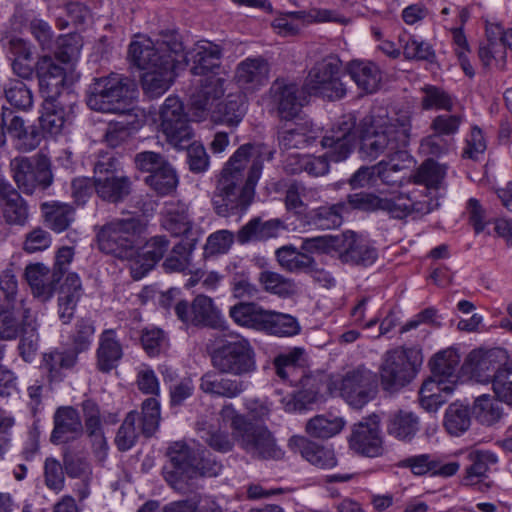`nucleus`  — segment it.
Listing matches in <instances>:
<instances>
[{
    "label": "nucleus",
    "instance_id": "nucleus-1",
    "mask_svg": "<svg viewBox=\"0 0 512 512\" xmlns=\"http://www.w3.org/2000/svg\"><path fill=\"white\" fill-rule=\"evenodd\" d=\"M411 125L408 117L392 121L386 115L365 118L356 128L352 114L343 115L333 123L322 140L331 161L345 160L352 151L357 138L360 139V154L365 159H375L386 148L405 147L410 138Z\"/></svg>",
    "mask_w": 512,
    "mask_h": 512
},
{
    "label": "nucleus",
    "instance_id": "nucleus-2",
    "mask_svg": "<svg viewBox=\"0 0 512 512\" xmlns=\"http://www.w3.org/2000/svg\"><path fill=\"white\" fill-rule=\"evenodd\" d=\"M272 158V151L263 144H244L222 168L212 203L221 216L245 210L255 196L262 176L263 163Z\"/></svg>",
    "mask_w": 512,
    "mask_h": 512
},
{
    "label": "nucleus",
    "instance_id": "nucleus-3",
    "mask_svg": "<svg viewBox=\"0 0 512 512\" xmlns=\"http://www.w3.org/2000/svg\"><path fill=\"white\" fill-rule=\"evenodd\" d=\"M128 55L131 63L142 70V88L150 97L163 95L174 82L177 70L187 63L183 44L174 36L156 46L148 37H137L131 42Z\"/></svg>",
    "mask_w": 512,
    "mask_h": 512
},
{
    "label": "nucleus",
    "instance_id": "nucleus-4",
    "mask_svg": "<svg viewBox=\"0 0 512 512\" xmlns=\"http://www.w3.org/2000/svg\"><path fill=\"white\" fill-rule=\"evenodd\" d=\"M144 230L139 221L130 218L113 220L97 232L99 248L105 253L129 259L131 274L136 280L142 279L151 271L168 248L164 237H154L140 251H135L134 248L143 238Z\"/></svg>",
    "mask_w": 512,
    "mask_h": 512
},
{
    "label": "nucleus",
    "instance_id": "nucleus-5",
    "mask_svg": "<svg viewBox=\"0 0 512 512\" xmlns=\"http://www.w3.org/2000/svg\"><path fill=\"white\" fill-rule=\"evenodd\" d=\"M83 42L79 35L60 36L54 56H42L36 63L40 88L49 96L68 91L80 79L78 63Z\"/></svg>",
    "mask_w": 512,
    "mask_h": 512
},
{
    "label": "nucleus",
    "instance_id": "nucleus-6",
    "mask_svg": "<svg viewBox=\"0 0 512 512\" xmlns=\"http://www.w3.org/2000/svg\"><path fill=\"white\" fill-rule=\"evenodd\" d=\"M220 416L224 422L230 423L233 437L229 438L221 431L202 436L213 449L226 452L232 448L234 442H237L246 452L255 456L277 458L281 455L271 434L266 429L256 428L247 422L232 404L225 405Z\"/></svg>",
    "mask_w": 512,
    "mask_h": 512
},
{
    "label": "nucleus",
    "instance_id": "nucleus-7",
    "mask_svg": "<svg viewBox=\"0 0 512 512\" xmlns=\"http://www.w3.org/2000/svg\"><path fill=\"white\" fill-rule=\"evenodd\" d=\"M303 250L310 253L333 254L348 264L371 265L377 259V251L371 240L353 231H346L337 236L307 238L303 241Z\"/></svg>",
    "mask_w": 512,
    "mask_h": 512
},
{
    "label": "nucleus",
    "instance_id": "nucleus-8",
    "mask_svg": "<svg viewBox=\"0 0 512 512\" xmlns=\"http://www.w3.org/2000/svg\"><path fill=\"white\" fill-rule=\"evenodd\" d=\"M169 457L171 469L166 468L164 475L175 490L185 491L198 476L213 477L221 471V465L214 460L191 457L189 448L181 442L171 445Z\"/></svg>",
    "mask_w": 512,
    "mask_h": 512
},
{
    "label": "nucleus",
    "instance_id": "nucleus-9",
    "mask_svg": "<svg viewBox=\"0 0 512 512\" xmlns=\"http://www.w3.org/2000/svg\"><path fill=\"white\" fill-rule=\"evenodd\" d=\"M400 181L394 184H388L391 189L382 194L375 196L371 194H355L350 199L352 207L361 210H377L387 211L395 218H403L415 209V201L411 196L412 191L408 189L412 185L411 179L404 180L402 172L398 174Z\"/></svg>",
    "mask_w": 512,
    "mask_h": 512
},
{
    "label": "nucleus",
    "instance_id": "nucleus-10",
    "mask_svg": "<svg viewBox=\"0 0 512 512\" xmlns=\"http://www.w3.org/2000/svg\"><path fill=\"white\" fill-rule=\"evenodd\" d=\"M194 66L192 72L199 76L201 84L198 94H202L205 100L213 93L215 100L224 92L223 84L226 80V72L220 67L221 51L218 45L203 41L196 45L194 50Z\"/></svg>",
    "mask_w": 512,
    "mask_h": 512
},
{
    "label": "nucleus",
    "instance_id": "nucleus-11",
    "mask_svg": "<svg viewBox=\"0 0 512 512\" xmlns=\"http://www.w3.org/2000/svg\"><path fill=\"white\" fill-rule=\"evenodd\" d=\"M376 375L365 367L345 371L331 380V394H339L353 408H362L375 395Z\"/></svg>",
    "mask_w": 512,
    "mask_h": 512
},
{
    "label": "nucleus",
    "instance_id": "nucleus-12",
    "mask_svg": "<svg viewBox=\"0 0 512 512\" xmlns=\"http://www.w3.org/2000/svg\"><path fill=\"white\" fill-rule=\"evenodd\" d=\"M212 364L220 372L245 376L256 370L255 352L242 336H233L223 342L212 355Z\"/></svg>",
    "mask_w": 512,
    "mask_h": 512
},
{
    "label": "nucleus",
    "instance_id": "nucleus-13",
    "mask_svg": "<svg viewBox=\"0 0 512 512\" xmlns=\"http://www.w3.org/2000/svg\"><path fill=\"white\" fill-rule=\"evenodd\" d=\"M132 91L117 74L96 79L90 86L88 106L105 113H124L131 105Z\"/></svg>",
    "mask_w": 512,
    "mask_h": 512
},
{
    "label": "nucleus",
    "instance_id": "nucleus-14",
    "mask_svg": "<svg viewBox=\"0 0 512 512\" xmlns=\"http://www.w3.org/2000/svg\"><path fill=\"white\" fill-rule=\"evenodd\" d=\"M154 122L166 140L175 148H185L190 143L192 131L184 106L179 98L167 97L161 105Z\"/></svg>",
    "mask_w": 512,
    "mask_h": 512
},
{
    "label": "nucleus",
    "instance_id": "nucleus-15",
    "mask_svg": "<svg viewBox=\"0 0 512 512\" xmlns=\"http://www.w3.org/2000/svg\"><path fill=\"white\" fill-rule=\"evenodd\" d=\"M223 93L215 100L213 93L208 96V100L202 94H197L192 102L195 110V118L198 121L211 118L214 122L224 123L230 126L238 125L245 114V102L242 96H229L224 101H220Z\"/></svg>",
    "mask_w": 512,
    "mask_h": 512
},
{
    "label": "nucleus",
    "instance_id": "nucleus-16",
    "mask_svg": "<svg viewBox=\"0 0 512 512\" xmlns=\"http://www.w3.org/2000/svg\"><path fill=\"white\" fill-rule=\"evenodd\" d=\"M305 90L310 95L328 99H340L346 94L341 80V70L336 59H325L315 65L305 81Z\"/></svg>",
    "mask_w": 512,
    "mask_h": 512
},
{
    "label": "nucleus",
    "instance_id": "nucleus-17",
    "mask_svg": "<svg viewBox=\"0 0 512 512\" xmlns=\"http://www.w3.org/2000/svg\"><path fill=\"white\" fill-rule=\"evenodd\" d=\"M412 158L404 150H397L388 161H381L373 167L360 168L351 179L354 188L375 186L377 178L385 184L400 181L398 174L412 166Z\"/></svg>",
    "mask_w": 512,
    "mask_h": 512
},
{
    "label": "nucleus",
    "instance_id": "nucleus-18",
    "mask_svg": "<svg viewBox=\"0 0 512 512\" xmlns=\"http://www.w3.org/2000/svg\"><path fill=\"white\" fill-rule=\"evenodd\" d=\"M38 324L35 317L26 311L22 323L14 317L10 310L0 312V338L10 340L16 338L20 332L21 355L26 361H31L38 347Z\"/></svg>",
    "mask_w": 512,
    "mask_h": 512
},
{
    "label": "nucleus",
    "instance_id": "nucleus-19",
    "mask_svg": "<svg viewBox=\"0 0 512 512\" xmlns=\"http://www.w3.org/2000/svg\"><path fill=\"white\" fill-rule=\"evenodd\" d=\"M379 373L383 389L395 391L404 387L415 376V367L411 361L410 351L397 348L388 352Z\"/></svg>",
    "mask_w": 512,
    "mask_h": 512
},
{
    "label": "nucleus",
    "instance_id": "nucleus-20",
    "mask_svg": "<svg viewBox=\"0 0 512 512\" xmlns=\"http://www.w3.org/2000/svg\"><path fill=\"white\" fill-rule=\"evenodd\" d=\"M507 360L509 357L502 349H477L469 353L461 371L463 375L478 383H492L496 370Z\"/></svg>",
    "mask_w": 512,
    "mask_h": 512
},
{
    "label": "nucleus",
    "instance_id": "nucleus-21",
    "mask_svg": "<svg viewBox=\"0 0 512 512\" xmlns=\"http://www.w3.org/2000/svg\"><path fill=\"white\" fill-rule=\"evenodd\" d=\"M175 311L179 319L187 325L222 327L225 319L213 300L205 295L197 296L193 303L179 302Z\"/></svg>",
    "mask_w": 512,
    "mask_h": 512
},
{
    "label": "nucleus",
    "instance_id": "nucleus-22",
    "mask_svg": "<svg viewBox=\"0 0 512 512\" xmlns=\"http://www.w3.org/2000/svg\"><path fill=\"white\" fill-rule=\"evenodd\" d=\"M349 446L356 453L368 457H377L383 453L380 419L377 415H372L354 425Z\"/></svg>",
    "mask_w": 512,
    "mask_h": 512
},
{
    "label": "nucleus",
    "instance_id": "nucleus-23",
    "mask_svg": "<svg viewBox=\"0 0 512 512\" xmlns=\"http://www.w3.org/2000/svg\"><path fill=\"white\" fill-rule=\"evenodd\" d=\"M94 190L103 200L117 202L129 194L130 182L111 165L98 163L94 169Z\"/></svg>",
    "mask_w": 512,
    "mask_h": 512
},
{
    "label": "nucleus",
    "instance_id": "nucleus-24",
    "mask_svg": "<svg viewBox=\"0 0 512 512\" xmlns=\"http://www.w3.org/2000/svg\"><path fill=\"white\" fill-rule=\"evenodd\" d=\"M23 277L34 298L42 302L53 298L59 279L47 265L41 262L30 263L26 265Z\"/></svg>",
    "mask_w": 512,
    "mask_h": 512
},
{
    "label": "nucleus",
    "instance_id": "nucleus-25",
    "mask_svg": "<svg viewBox=\"0 0 512 512\" xmlns=\"http://www.w3.org/2000/svg\"><path fill=\"white\" fill-rule=\"evenodd\" d=\"M469 460L472 464L466 468L461 483L480 491L486 490L489 487L488 472L497 463V457L489 451L476 450L469 454Z\"/></svg>",
    "mask_w": 512,
    "mask_h": 512
},
{
    "label": "nucleus",
    "instance_id": "nucleus-26",
    "mask_svg": "<svg viewBox=\"0 0 512 512\" xmlns=\"http://www.w3.org/2000/svg\"><path fill=\"white\" fill-rule=\"evenodd\" d=\"M456 388L451 380H443L431 374L421 385L419 403L428 412H436L448 400Z\"/></svg>",
    "mask_w": 512,
    "mask_h": 512
},
{
    "label": "nucleus",
    "instance_id": "nucleus-27",
    "mask_svg": "<svg viewBox=\"0 0 512 512\" xmlns=\"http://www.w3.org/2000/svg\"><path fill=\"white\" fill-rule=\"evenodd\" d=\"M403 465L411 469L412 473L418 476L429 474L431 476L451 477L460 469L457 461H444L427 454L407 458Z\"/></svg>",
    "mask_w": 512,
    "mask_h": 512
},
{
    "label": "nucleus",
    "instance_id": "nucleus-28",
    "mask_svg": "<svg viewBox=\"0 0 512 512\" xmlns=\"http://www.w3.org/2000/svg\"><path fill=\"white\" fill-rule=\"evenodd\" d=\"M269 65L260 58H246L235 70L234 79L237 84L247 90H255L269 80Z\"/></svg>",
    "mask_w": 512,
    "mask_h": 512
},
{
    "label": "nucleus",
    "instance_id": "nucleus-29",
    "mask_svg": "<svg viewBox=\"0 0 512 512\" xmlns=\"http://www.w3.org/2000/svg\"><path fill=\"white\" fill-rule=\"evenodd\" d=\"M297 93L298 88L295 84H286L283 81H277L273 84L271 88L272 100L282 119L290 120L298 115L303 102Z\"/></svg>",
    "mask_w": 512,
    "mask_h": 512
},
{
    "label": "nucleus",
    "instance_id": "nucleus-30",
    "mask_svg": "<svg viewBox=\"0 0 512 512\" xmlns=\"http://www.w3.org/2000/svg\"><path fill=\"white\" fill-rule=\"evenodd\" d=\"M289 445L300 450L302 456L312 465L321 469H331L337 465L334 450L328 446H320L310 443L303 436H293Z\"/></svg>",
    "mask_w": 512,
    "mask_h": 512
},
{
    "label": "nucleus",
    "instance_id": "nucleus-31",
    "mask_svg": "<svg viewBox=\"0 0 512 512\" xmlns=\"http://www.w3.org/2000/svg\"><path fill=\"white\" fill-rule=\"evenodd\" d=\"M501 34L502 26L498 22H486V42L480 46L479 58L487 67H503L505 64L506 52L498 42V36Z\"/></svg>",
    "mask_w": 512,
    "mask_h": 512
},
{
    "label": "nucleus",
    "instance_id": "nucleus-32",
    "mask_svg": "<svg viewBox=\"0 0 512 512\" xmlns=\"http://www.w3.org/2000/svg\"><path fill=\"white\" fill-rule=\"evenodd\" d=\"M40 92L44 97L42 113L40 116V124L42 129L50 135H58L64 128L66 123V111L57 99L66 91L49 96L41 88Z\"/></svg>",
    "mask_w": 512,
    "mask_h": 512
},
{
    "label": "nucleus",
    "instance_id": "nucleus-33",
    "mask_svg": "<svg viewBox=\"0 0 512 512\" xmlns=\"http://www.w3.org/2000/svg\"><path fill=\"white\" fill-rule=\"evenodd\" d=\"M55 427L51 439L55 443H64L77 438L82 433V423L75 409L62 407L54 417Z\"/></svg>",
    "mask_w": 512,
    "mask_h": 512
},
{
    "label": "nucleus",
    "instance_id": "nucleus-34",
    "mask_svg": "<svg viewBox=\"0 0 512 512\" xmlns=\"http://www.w3.org/2000/svg\"><path fill=\"white\" fill-rule=\"evenodd\" d=\"M81 280L76 273L66 276L60 288L58 314L63 323H69L74 315L77 302L81 295Z\"/></svg>",
    "mask_w": 512,
    "mask_h": 512
},
{
    "label": "nucleus",
    "instance_id": "nucleus-35",
    "mask_svg": "<svg viewBox=\"0 0 512 512\" xmlns=\"http://www.w3.org/2000/svg\"><path fill=\"white\" fill-rule=\"evenodd\" d=\"M460 355L454 348H447L435 354L430 360L431 374L443 380H451V384L458 385L460 377L457 369Z\"/></svg>",
    "mask_w": 512,
    "mask_h": 512
},
{
    "label": "nucleus",
    "instance_id": "nucleus-36",
    "mask_svg": "<svg viewBox=\"0 0 512 512\" xmlns=\"http://www.w3.org/2000/svg\"><path fill=\"white\" fill-rule=\"evenodd\" d=\"M349 72L358 88L364 93H374L380 88L381 72L374 63L352 61Z\"/></svg>",
    "mask_w": 512,
    "mask_h": 512
},
{
    "label": "nucleus",
    "instance_id": "nucleus-37",
    "mask_svg": "<svg viewBox=\"0 0 512 512\" xmlns=\"http://www.w3.org/2000/svg\"><path fill=\"white\" fill-rule=\"evenodd\" d=\"M163 225L165 229L170 231L173 235L185 237L187 242H190V239L193 237L198 238L197 232L193 230L188 209L184 205L167 208Z\"/></svg>",
    "mask_w": 512,
    "mask_h": 512
},
{
    "label": "nucleus",
    "instance_id": "nucleus-38",
    "mask_svg": "<svg viewBox=\"0 0 512 512\" xmlns=\"http://www.w3.org/2000/svg\"><path fill=\"white\" fill-rule=\"evenodd\" d=\"M122 348L116 339L113 330H106L100 338L97 351V365L103 372H109L115 368L122 357Z\"/></svg>",
    "mask_w": 512,
    "mask_h": 512
},
{
    "label": "nucleus",
    "instance_id": "nucleus-39",
    "mask_svg": "<svg viewBox=\"0 0 512 512\" xmlns=\"http://www.w3.org/2000/svg\"><path fill=\"white\" fill-rule=\"evenodd\" d=\"M41 209L46 225L56 233L65 231L74 220V211L68 204L43 203Z\"/></svg>",
    "mask_w": 512,
    "mask_h": 512
},
{
    "label": "nucleus",
    "instance_id": "nucleus-40",
    "mask_svg": "<svg viewBox=\"0 0 512 512\" xmlns=\"http://www.w3.org/2000/svg\"><path fill=\"white\" fill-rule=\"evenodd\" d=\"M260 330L276 336L290 337L299 333L300 326L297 320L288 314L267 310Z\"/></svg>",
    "mask_w": 512,
    "mask_h": 512
},
{
    "label": "nucleus",
    "instance_id": "nucleus-41",
    "mask_svg": "<svg viewBox=\"0 0 512 512\" xmlns=\"http://www.w3.org/2000/svg\"><path fill=\"white\" fill-rule=\"evenodd\" d=\"M9 51L12 54V69L19 77L28 79L33 75L32 51L30 45L20 38L9 41Z\"/></svg>",
    "mask_w": 512,
    "mask_h": 512
},
{
    "label": "nucleus",
    "instance_id": "nucleus-42",
    "mask_svg": "<svg viewBox=\"0 0 512 512\" xmlns=\"http://www.w3.org/2000/svg\"><path fill=\"white\" fill-rule=\"evenodd\" d=\"M345 426V420L339 416L318 415L306 424V432L315 438L327 439L339 434Z\"/></svg>",
    "mask_w": 512,
    "mask_h": 512
},
{
    "label": "nucleus",
    "instance_id": "nucleus-43",
    "mask_svg": "<svg viewBox=\"0 0 512 512\" xmlns=\"http://www.w3.org/2000/svg\"><path fill=\"white\" fill-rule=\"evenodd\" d=\"M470 424L471 417L467 405L456 401L445 410L443 425L449 434L459 436L469 429Z\"/></svg>",
    "mask_w": 512,
    "mask_h": 512
},
{
    "label": "nucleus",
    "instance_id": "nucleus-44",
    "mask_svg": "<svg viewBox=\"0 0 512 512\" xmlns=\"http://www.w3.org/2000/svg\"><path fill=\"white\" fill-rule=\"evenodd\" d=\"M419 421L411 412L398 411L390 416L387 431L399 440H410L418 431Z\"/></svg>",
    "mask_w": 512,
    "mask_h": 512
},
{
    "label": "nucleus",
    "instance_id": "nucleus-45",
    "mask_svg": "<svg viewBox=\"0 0 512 512\" xmlns=\"http://www.w3.org/2000/svg\"><path fill=\"white\" fill-rule=\"evenodd\" d=\"M267 310L251 303H241L230 309V316L240 326L260 330Z\"/></svg>",
    "mask_w": 512,
    "mask_h": 512
},
{
    "label": "nucleus",
    "instance_id": "nucleus-46",
    "mask_svg": "<svg viewBox=\"0 0 512 512\" xmlns=\"http://www.w3.org/2000/svg\"><path fill=\"white\" fill-rule=\"evenodd\" d=\"M284 227L279 220H270L266 222L251 221L239 233L241 242L250 240H262L277 237Z\"/></svg>",
    "mask_w": 512,
    "mask_h": 512
},
{
    "label": "nucleus",
    "instance_id": "nucleus-47",
    "mask_svg": "<svg viewBox=\"0 0 512 512\" xmlns=\"http://www.w3.org/2000/svg\"><path fill=\"white\" fill-rule=\"evenodd\" d=\"M77 361L74 351H52L44 354L42 369L51 379L59 378L64 370L72 368Z\"/></svg>",
    "mask_w": 512,
    "mask_h": 512
},
{
    "label": "nucleus",
    "instance_id": "nucleus-48",
    "mask_svg": "<svg viewBox=\"0 0 512 512\" xmlns=\"http://www.w3.org/2000/svg\"><path fill=\"white\" fill-rule=\"evenodd\" d=\"M11 169L18 187L25 193H32L37 184L36 163L26 158H15L11 161Z\"/></svg>",
    "mask_w": 512,
    "mask_h": 512
},
{
    "label": "nucleus",
    "instance_id": "nucleus-49",
    "mask_svg": "<svg viewBox=\"0 0 512 512\" xmlns=\"http://www.w3.org/2000/svg\"><path fill=\"white\" fill-rule=\"evenodd\" d=\"M8 134L16 141V146L22 151H31L39 144V135L33 129L25 126L24 120L14 116L8 125Z\"/></svg>",
    "mask_w": 512,
    "mask_h": 512
},
{
    "label": "nucleus",
    "instance_id": "nucleus-50",
    "mask_svg": "<svg viewBox=\"0 0 512 512\" xmlns=\"http://www.w3.org/2000/svg\"><path fill=\"white\" fill-rule=\"evenodd\" d=\"M350 199L348 204H338L331 207H321L315 213V215L311 216V222L321 229H334L339 227L343 222V217L346 214L348 208L355 209L350 204Z\"/></svg>",
    "mask_w": 512,
    "mask_h": 512
},
{
    "label": "nucleus",
    "instance_id": "nucleus-51",
    "mask_svg": "<svg viewBox=\"0 0 512 512\" xmlns=\"http://www.w3.org/2000/svg\"><path fill=\"white\" fill-rule=\"evenodd\" d=\"M0 206L5 219L11 224H24L28 218L23 199L13 190L0 198Z\"/></svg>",
    "mask_w": 512,
    "mask_h": 512
},
{
    "label": "nucleus",
    "instance_id": "nucleus-52",
    "mask_svg": "<svg viewBox=\"0 0 512 512\" xmlns=\"http://www.w3.org/2000/svg\"><path fill=\"white\" fill-rule=\"evenodd\" d=\"M197 241V237H193L185 246L182 244L175 246L172 254L163 263L165 270L168 272L186 271L190 267L192 251Z\"/></svg>",
    "mask_w": 512,
    "mask_h": 512
},
{
    "label": "nucleus",
    "instance_id": "nucleus-53",
    "mask_svg": "<svg viewBox=\"0 0 512 512\" xmlns=\"http://www.w3.org/2000/svg\"><path fill=\"white\" fill-rule=\"evenodd\" d=\"M492 388L501 401L512 405V359L509 358L496 370Z\"/></svg>",
    "mask_w": 512,
    "mask_h": 512
},
{
    "label": "nucleus",
    "instance_id": "nucleus-54",
    "mask_svg": "<svg viewBox=\"0 0 512 512\" xmlns=\"http://www.w3.org/2000/svg\"><path fill=\"white\" fill-rule=\"evenodd\" d=\"M473 413L476 419L485 425L496 423L503 414L498 401L490 395H481L475 400Z\"/></svg>",
    "mask_w": 512,
    "mask_h": 512
},
{
    "label": "nucleus",
    "instance_id": "nucleus-55",
    "mask_svg": "<svg viewBox=\"0 0 512 512\" xmlns=\"http://www.w3.org/2000/svg\"><path fill=\"white\" fill-rule=\"evenodd\" d=\"M288 169L293 173L305 171L313 176H322L328 172L329 166L323 157L295 154Z\"/></svg>",
    "mask_w": 512,
    "mask_h": 512
},
{
    "label": "nucleus",
    "instance_id": "nucleus-56",
    "mask_svg": "<svg viewBox=\"0 0 512 512\" xmlns=\"http://www.w3.org/2000/svg\"><path fill=\"white\" fill-rule=\"evenodd\" d=\"M304 361V350L293 348L278 355L274 360L277 374L282 379H287L302 365Z\"/></svg>",
    "mask_w": 512,
    "mask_h": 512
},
{
    "label": "nucleus",
    "instance_id": "nucleus-57",
    "mask_svg": "<svg viewBox=\"0 0 512 512\" xmlns=\"http://www.w3.org/2000/svg\"><path fill=\"white\" fill-rule=\"evenodd\" d=\"M146 183L159 194H169L175 190L178 184V178L170 165H167L158 172L149 175Z\"/></svg>",
    "mask_w": 512,
    "mask_h": 512
},
{
    "label": "nucleus",
    "instance_id": "nucleus-58",
    "mask_svg": "<svg viewBox=\"0 0 512 512\" xmlns=\"http://www.w3.org/2000/svg\"><path fill=\"white\" fill-rule=\"evenodd\" d=\"M259 282L267 292L279 296H288L296 290L292 282L270 271H263L259 276Z\"/></svg>",
    "mask_w": 512,
    "mask_h": 512
},
{
    "label": "nucleus",
    "instance_id": "nucleus-59",
    "mask_svg": "<svg viewBox=\"0 0 512 512\" xmlns=\"http://www.w3.org/2000/svg\"><path fill=\"white\" fill-rule=\"evenodd\" d=\"M445 173V167L428 160L420 167L411 182L412 184H424L426 187H436L443 180Z\"/></svg>",
    "mask_w": 512,
    "mask_h": 512
},
{
    "label": "nucleus",
    "instance_id": "nucleus-60",
    "mask_svg": "<svg viewBox=\"0 0 512 512\" xmlns=\"http://www.w3.org/2000/svg\"><path fill=\"white\" fill-rule=\"evenodd\" d=\"M5 95L9 103L16 108L26 110L33 105L32 93L22 81H11Z\"/></svg>",
    "mask_w": 512,
    "mask_h": 512
},
{
    "label": "nucleus",
    "instance_id": "nucleus-61",
    "mask_svg": "<svg viewBox=\"0 0 512 512\" xmlns=\"http://www.w3.org/2000/svg\"><path fill=\"white\" fill-rule=\"evenodd\" d=\"M399 42L406 59H428L432 55L430 45L422 39L402 34L399 36Z\"/></svg>",
    "mask_w": 512,
    "mask_h": 512
},
{
    "label": "nucleus",
    "instance_id": "nucleus-62",
    "mask_svg": "<svg viewBox=\"0 0 512 512\" xmlns=\"http://www.w3.org/2000/svg\"><path fill=\"white\" fill-rule=\"evenodd\" d=\"M306 25L304 13H289L277 17L273 23V29L281 36L297 34Z\"/></svg>",
    "mask_w": 512,
    "mask_h": 512
},
{
    "label": "nucleus",
    "instance_id": "nucleus-63",
    "mask_svg": "<svg viewBox=\"0 0 512 512\" xmlns=\"http://www.w3.org/2000/svg\"><path fill=\"white\" fill-rule=\"evenodd\" d=\"M136 420L137 414L130 412L119 428L115 442L117 447L122 451L131 449L137 441L138 432L135 426Z\"/></svg>",
    "mask_w": 512,
    "mask_h": 512
},
{
    "label": "nucleus",
    "instance_id": "nucleus-64",
    "mask_svg": "<svg viewBox=\"0 0 512 512\" xmlns=\"http://www.w3.org/2000/svg\"><path fill=\"white\" fill-rule=\"evenodd\" d=\"M233 242L234 237L230 231H216L208 237L204 253L207 257L225 254L230 250Z\"/></svg>",
    "mask_w": 512,
    "mask_h": 512
}]
</instances>
